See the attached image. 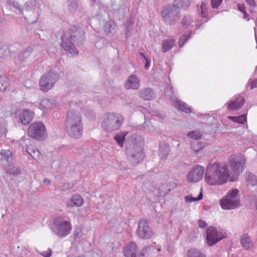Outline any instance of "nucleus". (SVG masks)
<instances>
[{
	"instance_id": "ddd939ff",
	"label": "nucleus",
	"mask_w": 257,
	"mask_h": 257,
	"mask_svg": "<svg viewBox=\"0 0 257 257\" xmlns=\"http://www.w3.org/2000/svg\"><path fill=\"white\" fill-rule=\"evenodd\" d=\"M80 35V33L78 32H74V34L71 33L70 38L68 40H63L62 42V46L66 51H68L72 55H77L78 54V51L75 48L71 40L74 38Z\"/></svg>"
},
{
	"instance_id": "8fccbe9b",
	"label": "nucleus",
	"mask_w": 257,
	"mask_h": 257,
	"mask_svg": "<svg viewBox=\"0 0 257 257\" xmlns=\"http://www.w3.org/2000/svg\"><path fill=\"white\" fill-rule=\"evenodd\" d=\"M140 54L141 55V56H143L144 57V58H145V59H147V58L145 57V56L144 55V54H143V53H140Z\"/></svg>"
},
{
	"instance_id": "412c9836",
	"label": "nucleus",
	"mask_w": 257,
	"mask_h": 257,
	"mask_svg": "<svg viewBox=\"0 0 257 257\" xmlns=\"http://www.w3.org/2000/svg\"><path fill=\"white\" fill-rule=\"evenodd\" d=\"M83 204L82 197L79 195H73L69 202H67V205L68 207L74 206H80Z\"/></svg>"
},
{
	"instance_id": "ea45409f",
	"label": "nucleus",
	"mask_w": 257,
	"mask_h": 257,
	"mask_svg": "<svg viewBox=\"0 0 257 257\" xmlns=\"http://www.w3.org/2000/svg\"><path fill=\"white\" fill-rule=\"evenodd\" d=\"M211 7L213 9H217L221 5L222 0H210Z\"/></svg>"
},
{
	"instance_id": "9b49d317",
	"label": "nucleus",
	"mask_w": 257,
	"mask_h": 257,
	"mask_svg": "<svg viewBox=\"0 0 257 257\" xmlns=\"http://www.w3.org/2000/svg\"><path fill=\"white\" fill-rule=\"evenodd\" d=\"M223 238V236L220 232H218L216 228L210 226L207 228L206 240L209 246L213 245Z\"/></svg>"
},
{
	"instance_id": "f03ea898",
	"label": "nucleus",
	"mask_w": 257,
	"mask_h": 257,
	"mask_svg": "<svg viewBox=\"0 0 257 257\" xmlns=\"http://www.w3.org/2000/svg\"><path fill=\"white\" fill-rule=\"evenodd\" d=\"M175 4L164 7L161 16L164 21L169 24L174 23L180 18V8H186L190 5V0H175Z\"/></svg>"
},
{
	"instance_id": "39448f33",
	"label": "nucleus",
	"mask_w": 257,
	"mask_h": 257,
	"mask_svg": "<svg viewBox=\"0 0 257 257\" xmlns=\"http://www.w3.org/2000/svg\"><path fill=\"white\" fill-rule=\"evenodd\" d=\"M123 121L122 116L119 114H107L102 123V126L106 131L111 132L118 130Z\"/></svg>"
},
{
	"instance_id": "9d476101",
	"label": "nucleus",
	"mask_w": 257,
	"mask_h": 257,
	"mask_svg": "<svg viewBox=\"0 0 257 257\" xmlns=\"http://www.w3.org/2000/svg\"><path fill=\"white\" fill-rule=\"evenodd\" d=\"M137 234L143 239H149L153 235L152 229L149 226L146 220H141L137 229Z\"/></svg>"
},
{
	"instance_id": "37998d69",
	"label": "nucleus",
	"mask_w": 257,
	"mask_h": 257,
	"mask_svg": "<svg viewBox=\"0 0 257 257\" xmlns=\"http://www.w3.org/2000/svg\"><path fill=\"white\" fill-rule=\"evenodd\" d=\"M198 223L199 227L201 228L207 226V223L201 219L198 220Z\"/></svg>"
},
{
	"instance_id": "5701e85b",
	"label": "nucleus",
	"mask_w": 257,
	"mask_h": 257,
	"mask_svg": "<svg viewBox=\"0 0 257 257\" xmlns=\"http://www.w3.org/2000/svg\"><path fill=\"white\" fill-rule=\"evenodd\" d=\"M175 40L173 39H167L163 41L162 45V49L164 53H166L173 48L175 44Z\"/></svg>"
},
{
	"instance_id": "f8f14e48",
	"label": "nucleus",
	"mask_w": 257,
	"mask_h": 257,
	"mask_svg": "<svg viewBox=\"0 0 257 257\" xmlns=\"http://www.w3.org/2000/svg\"><path fill=\"white\" fill-rule=\"evenodd\" d=\"M76 125H82L81 116L77 112L70 110L67 114L66 127H70V132L72 133L73 126Z\"/></svg>"
},
{
	"instance_id": "4468645a",
	"label": "nucleus",
	"mask_w": 257,
	"mask_h": 257,
	"mask_svg": "<svg viewBox=\"0 0 257 257\" xmlns=\"http://www.w3.org/2000/svg\"><path fill=\"white\" fill-rule=\"evenodd\" d=\"M34 113L29 109L19 110V117L21 123L24 125H28L33 119Z\"/></svg>"
},
{
	"instance_id": "de8ad7c7",
	"label": "nucleus",
	"mask_w": 257,
	"mask_h": 257,
	"mask_svg": "<svg viewBox=\"0 0 257 257\" xmlns=\"http://www.w3.org/2000/svg\"><path fill=\"white\" fill-rule=\"evenodd\" d=\"M146 63L145 64V68L146 69H148L149 66V65H150V62L147 59H146Z\"/></svg>"
},
{
	"instance_id": "2eb2a0df",
	"label": "nucleus",
	"mask_w": 257,
	"mask_h": 257,
	"mask_svg": "<svg viewBox=\"0 0 257 257\" xmlns=\"http://www.w3.org/2000/svg\"><path fill=\"white\" fill-rule=\"evenodd\" d=\"M244 101V97L241 95H238L234 100L228 103L227 108L229 110H238L242 106Z\"/></svg>"
},
{
	"instance_id": "a211bd4d",
	"label": "nucleus",
	"mask_w": 257,
	"mask_h": 257,
	"mask_svg": "<svg viewBox=\"0 0 257 257\" xmlns=\"http://www.w3.org/2000/svg\"><path fill=\"white\" fill-rule=\"evenodd\" d=\"M12 154L9 150H2L0 152V163L5 164H8L12 161Z\"/></svg>"
},
{
	"instance_id": "3c124183",
	"label": "nucleus",
	"mask_w": 257,
	"mask_h": 257,
	"mask_svg": "<svg viewBox=\"0 0 257 257\" xmlns=\"http://www.w3.org/2000/svg\"><path fill=\"white\" fill-rule=\"evenodd\" d=\"M250 12L251 13H252L253 12V10H250Z\"/></svg>"
},
{
	"instance_id": "a878e982",
	"label": "nucleus",
	"mask_w": 257,
	"mask_h": 257,
	"mask_svg": "<svg viewBox=\"0 0 257 257\" xmlns=\"http://www.w3.org/2000/svg\"><path fill=\"white\" fill-rule=\"evenodd\" d=\"M228 118L235 122L244 124L246 122V114H242L237 117L229 116Z\"/></svg>"
},
{
	"instance_id": "6e6552de",
	"label": "nucleus",
	"mask_w": 257,
	"mask_h": 257,
	"mask_svg": "<svg viewBox=\"0 0 257 257\" xmlns=\"http://www.w3.org/2000/svg\"><path fill=\"white\" fill-rule=\"evenodd\" d=\"M46 128L45 125L41 122H34L29 127L28 131V136L33 139L40 140L46 135Z\"/></svg>"
},
{
	"instance_id": "f3484780",
	"label": "nucleus",
	"mask_w": 257,
	"mask_h": 257,
	"mask_svg": "<svg viewBox=\"0 0 257 257\" xmlns=\"http://www.w3.org/2000/svg\"><path fill=\"white\" fill-rule=\"evenodd\" d=\"M138 247L137 244L131 242L129 244L124 247V253L126 257H136Z\"/></svg>"
},
{
	"instance_id": "b1692460",
	"label": "nucleus",
	"mask_w": 257,
	"mask_h": 257,
	"mask_svg": "<svg viewBox=\"0 0 257 257\" xmlns=\"http://www.w3.org/2000/svg\"><path fill=\"white\" fill-rule=\"evenodd\" d=\"M242 246L246 249H248L252 245V241L249 237L245 234L243 235L240 240Z\"/></svg>"
},
{
	"instance_id": "a19ab883",
	"label": "nucleus",
	"mask_w": 257,
	"mask_h": 257,
	"mask_svg": "<svg viewBox=\"0 0 257 257\" xmlns=\"http://www.w3.org/2000/svg\"><path fill=\"white\" fill-rule=\"evenodd\" d=\"M238 10L240 12H242L243 13V14H244V18L245 19H246V16L247 15V14L245 12V8L244 5L243 4H238Z\"/></svg>"
},
{
	"instance_id": "e433bc0d",
	"label": "nucleus",
	"mask_w": 257,
	"mask_h": 257,
	"mask_svg": "<svg viewBox=\"0 0 257 257\" xmlns=\"http://www.w3.org/2000/svg\"><path fill=\"white\" fill-rule=\"evenodd\" d=\"M191 148L195 152H198L202 149L201 145L197 142H193L191 143Z\"/></svg>"
},
{
	"instance_id": "79ce46f5",
	"label": "nucleus",
	"mask_w": 257,
	"mask_h": 257,
	"mask_svg": "<svg viewBox=\"0 0 257 257\" xmlns=\"http://www.w3.org/2000/svg\"><path fill=\"white\" fill-rule=\"evenodd\" d=\"M41 254L44 257H50L52 254L51 249L50 248H48L47 250L42 251L41 253Z\"/></svg>"
},
{
	"instance_id": "09e8293b",
	"label": "nucleus",
	"mask_w": 257,
	"mask_h": 257,
	"mask_svg": "<svg viewBox=\"0 0 257 257\" xmlns=\"http://www.w3.org/2000/svg\"><path fill=\"white\" fill-rule=\"evenodd\" d=\"M44 183H45L46 184H49L50 183V181L48 179H44Z\"/></svg>"
},
{
	"instance_id": "6ab92c4d",
	"label": "nucleus",
	"mask_w": 257,
	"mask_h": 257,
	"mask_svg": "<svg viewBox=\"0 0 257 257\" xmlns=\"http://www.w3.org/2000/svg\"><path fill=\"white\" fill-rule=\"evenodd\" d=\"M66 131L69 135L72 138L77 139L79 138L82 133V125H76L73 126L72 132H70V127H66Z\"/></svg>"
},
{
	"instance_id": "cd10ccee",
	"label": "nucleus",
	"mask_w": 257,
	"mask_h": 257,
	"mask_svg": "<svg viewBox=\"0 0 257 257\" xmlns=\"http://www.w3.org/2000/svg\"><path fill=\"white\" fill-rule=\"evenodd\" d=\"M140 96L145 100H150L152 98V93L151 89L146 88L140 92Z\"/></svg>"
},
{
	"instance_id": "49530a36",
	"label": "nucleus",
	"mask_w": 257,
	"mask_h": 257,
	"mask_svg": "<svg viewBox=\"0 0 257 257\" xmlns=\"http://www.w3.org/2000/svg\"><path fill=\"white\" fill-rule=\"evenodd\" d=\"M80 232H81V229L79 227L76 228L75 229L74 234H73L74 237L77 238L79 236V234Z\"/></svg>"
},
{
	"instance_id": "1a4fd4ad",
	"label": "nucleus",
	"mask_w": 257,
	"mask_h": 257,
	"mask_svg": "<svg viewBox=\"0 0 257 257\" xmlns=\"http://www.w3.org/2000/svg\"><path fill=\"white\" fill-rule=\"evenodd\" d=\"M204 172V168L199 165L194 167L187 176L189 183H195L202 179Z\"/></svg>"
},
{
	"instance_id": "f704fd0d",
	"label": "nucleus",
	"mask_w": 257,
	"mask_h": 257,
	"mask_svg": "<svg viewBox=\"0 0 257 257\" xmlns=\"http://www.w3.org/2000/svg\"><path fill=\"white\" fill-rule=\"evenodd\" d=\"M192 23V20L189 16H185L182 20V25L187 27Z\"/></svg>"
},
{
	"instance_id": "c85d7f7f",
	"label": "nucleus",
	"mask_w": 257,
	"mask_h": 257,
	"mask_svg": "<svg viewBox=\"0 0 257 257\" xmlns=\"http://www.w3.org/2000/svg\"><path fill=\"white\" fill-rule=\"evenodd\" d=\"M126 135V133L121 132L114 136L115 140L121 147L123 146V143Z\"/></svg>"
},
{
	"instance_id": "bb28decb",
	"label": "nucleus",
	"mask_w": 257,
	"mask_h": 257,
	"mask_svg": "<svg viewBox=\"0 0 257 257\" xmlns=\"http://www.w3.org/2000/svg\"><path fill=\"white\" fill-rule=\"evenodd\" d=\"M187 257H206V256L197 249L192 248L188 251Z\"/></svg>"
},
{
	"instance_id": "20e7f679",
	"label": "nucleus",
	"mask_w": 257,
	"mask_h": 257,
	"mask_svg": "<svg viewBox=\"0 0 257 257\" xmlns=\"http://www.w3.org/2000/svg\"><path fill=\"white\" fill-rule=\"evenodd\" d=\"M221 207L224 209H232L239 205V190L232 189L229 191L220 201Z\"/></svg>"
},
{
	"instance_id": "c9c22d12",
	"label": "nucleus",
	"mask_w": 257,
	"mask_h": 257,
	"mask_svg": "<svg viewBox=\"0 0 257 257\" xmlns=\"http://www.w3.org/2000/svg\"><path fill=\"white\" fill-rule=\"evenodd\" d=\"M191 35V32H189L188 34H184L181 36L179 40V44L180 47H182L184 43L187 41Z\"/></svg>"
},
{
	"instance_id": "4c0bfd02",
	"label": "nucleus",
	"mask_w": 257,
	"mask_h": 257,
	"mask_svg": "<svg viewBox=\"0 0 257 257\" xmlns=\"http://www.w3.org/2000/svg\"><path fill=\"white\" fill-rule=\"evenodd\" d=\"M7 78L5 77H0V90H5L7 86Z\"/></svg>"
},
{
	"instance_id": "c03bdc74",
	"label": "nucleus",
	"mask_w": 257,
	"mask_h": 257,
	"mask_svg": "<svg viewBox=\"0 0 257 257\" xmlns=\"http://www.w3.org/2000/svg\"><path fill=\"white\" fill-rule=\"evenodd\" d=\"M246 2L252 8L255 7L256 5L254 0H246Z\"/></svg>"
},
{
	"instance_id": "7ed1b4c3",
	"label": "nucleus",
	"mask_w": 257,
	"mask_h": 257,
	"mask_svg": "<svg viewBox=\"0 0 257 257\" xmlns=\"http://www.w3.org/2000/svg\"><path fill=\"white\" fill-rule=\"evenodd\" d=\"M229 173H230L231 181H235L238 178L245 167L246 159L244 155L240 153L231 155L228 159Z\"/></svg>"
},
{
	"instance_id": "0eeeda50",
	"label": "nucleus",
	"mask_w": 257,
	"mask_h": 257,
	"mask_svg": "<svg viewBox=\"0 0 257 257\" xmlns=\"http://www.w3.org/2000/svg\"><path fill=\"white\" fill-rule=\"evenodd\" d=\"M54 228L56 234L59 237H64L69 234L72 229L70 222L61 221V218H56L54 221Z\"/></svg>"
},
{
	"instance_id": "393cba45",
	"label": "nucleus",
	"mask_w": 257,
	"mask_h": 257,
	"mask_svg": "<svg viewBox=\"0 0 257 257\" xmlns=\"http://www.w3.org/2000/svg\"><path fill=\"white\" fill-rule=\"evenodd\" d=\"M5 169L7 173L12 174H16L20 173L19 168L16 167L14 164H5Z\"/></svg>"
},
{
	"instance_id": "dca6fc26",
	"label": "nucleus",
	"mask_w": 257,
	"mask_h": 257,
	"mask_svg": "<svg viewBox=\"0 0 257 257\" xmlns=\"http://www.w3.org/2000/svg\"><path fill=\"white\" fill-rule=\"evenodd\" d=\"M140 86V80L136 75H131L125 85L126 89H138Z\"/></svg>"
},
{
	"instance_id": "2f4dec72",
	"label": "nucleus",
	"mask_w": 257,
	"mask_h": 257,
	"mask_svg": "<svg viewBox=\"0 0 257 257\" xmlns=\"http://www.w3.org/2000/svg\"><path fill=\"white\" fill-rule=\"evenodd\" d=\"M257 184V177L251 174H249L246 180V185L251 186Z\"/></svg>"
},
{
	"instance_id": "4be33fe9",
	"label": "nucleus",
	"mask_w": 257,
	"mask_h": 257,
	"mask_svg": "<svg viewBox=\"0 0 257 257\" xmlns=\"http://www.w3.org/2000/svg\"><path fill=\"white\" fill-rule=\"evenodd\" d=\"M174 105L177 109L186 113H190L191 112V108L189 107L185 103L182 101L176 100L174 101Z\"/></svg>"
},
{
	"instance_id": "72a5a7b5",
	"label": "nucleus",
	"mask_w": 257,
	"mask_h": 257,
	"mask_svg": "<svg viewBox=\"0 0 257 257\" xmlns=\"http://www.w3.org/2000/svg\"><path fill=\"white\" fill-rule=\"evenodd\" d=\"M187 136L190 137L191 139L195 140H199L201 137L200 133L195 131L189 132L187 134Z\"/></svg>"
},
{
	"instance_id": "473e14b6",
	"label": "nucleus",
	"mask_w": 257,
	"mask_h": 257,
	"mask_svg": "<svg viewBox=\"0 0 257 257\" xmlns=\"http://www.w3.org/2000/svg\"><path fill=\"white\" fill-rule=\"evenodd\" d=\"M203 195L201 191H200L199 195L197 197H193L191 195L187 196L185 198L186 202H192L196 201H198L202 199Z\"/></svg>"
},
{
	"instance_id": "7c9ffc66",
	"label": "nucleus",
	"mask_w": 257,
	"mask_h": 257,
	"mask_svg": "<svg viewBox=\"0 0 257 257\" xmlns=\"http://www.w3.org/2000/svg\"><path fill=\"white\" fill-rule=\"evenodd\" d=\"M41 107L45 109H51L53 107V103L48 99H43L40 103Z\"/></svg>"
},
{
	"instance_id": "423d86ee",
	"label": "nucleus",
	"mask_w": 257,
	"mask_h": 257,
	"mask_svg": "<svg viewBox=\"0 0 257 257\" xmlns=\"http://www.w3.org/2000/svg\"><path fill=\"white\" fill-rule=\"evenodd\" d=\"M57 75L52 71H48L41 77L39 81L40 89L47 92L54 87L57 80Z\"/></svg>"
},
{
	"instance_id": "a18cd8bd",
	"label": "nucleus",
	"mask_w": 257,
	"mask_h": 257,
	"mask_svg": "<svg viewBox=\"0 0 257 257\" xmlns=\"http://www.w3.org/2000/svg\"><path fill=\"white\" fill-rule=\"evenodd\" d=\"M257 87V79L250 82V89Z\"/></svg>"
},
{
	"instance_id": "aec40b11",
	"label": "nucleus",
	"mask_w": 257,
	"mask_h": 257,
	"mask_svg": "<svg viewBox=\"0 0 257 257\" xmlns=\"http://www.w3.org/2000/svg\"><path fill=\"white\" fill-rule=\"evenodd\" d=\"M27 152L34 160H39L42 158V155L40 152L32 145H30L27 147Z\"/></svg>"
},
{
	"instance_id": "603ef678",
	"label": "nucleus",
	"mask_w": 257,
	"mask_h": 257,
	"mask_svg": "<svg viewBox=\"0 0 257 257\" xmlns=\"http://www.w3.org/2000/svg\"><path fill=\"white\" fill-rule=\"evenodd\" d=\"M93 3L95 2V0H92Z\"/></svg>"
},
{
	"instance_id": "58836bf2",
	"label": "nucleus",
	"mask_w": 257,
	"mask_h": 257,
	"mask_svg": "<svg viewBox=\"0 0 257 257\" xmlns=\"http://www.w3.org/2000/svg\"><path fill=\"white\" fill-rule=\"evenodd\" d=\"M149 249L150 247H149L144 248L141 251V252L139 255V257H150V252L149 251Z\"/></svg>"
},
{
	"instance_id": "c756f323",
	"label": "nucleus",
	"mask_w": 257,
	"mask_h": 257,
	"mask_svg": "<svg viewBox=\"0 0 257 257\" xmlns=\"http://www.w3.org/2000/svg\"><path fill=\"white\" fill-rule=\"evenodd\" d=\"M200 14L204 18L208 19L209 17L207 4L203 2L200 5Z\"/></svg>"
},
{
	"instance_id": "f257e3e1",
	"label": "nucleus",
	"mask_w": 257,
	"mask_h": 257,
	"mask_svg": "<svg viewBox=\"0 0 257 257\" xmlns=\"http://www.w3.org/2000/svg\"><path fill=\"white\" fill-rule=\"evenodd\" d=\"M231 174L227 164L210 162L206 170L205 180L210 185H221L231 181Z\"/></svg>"
}]
</instances>
